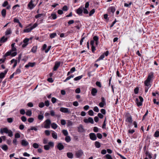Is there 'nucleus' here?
Segmentation results:
<instances>
[{"mask_svg": "<svg viewBox=\"0 0 159 159\" xmlns=\"http://www.w3.org/2000/svg\"><path fill=\"white\" fill-rule=\"evenodd\" d=\"M125 116L126 118L125 121L129 123H131L133 122V120L129 112H126L125 113Z\"/></svg>", "mask_w": 159, "mask_h": 159, "instance_id": "obj_1", "label": "nucleus"}, {"mask_svg": "<svg viewBox=\"0 0 159 159\" xmlns=\"http://www.w3.org/2000/svg\"><path fill=\"white\" fill-rule=\"evenodd\" d=\"M100 102V107L105 108L106 107V103L105 99L103 97L101 98Z\"/></svg>", "mask_w": 159, "mask_h": 159, "instance_id": "obj_2", "label": "nucleus"}, {"mask_svg": "<svg viewBox=\"0 0 159 159\" xmlns=\"http://www.w3.org/2000/svg\"><path fill=\"white\" fill-rule=\"evenodd\" d=\"M139 98L140 100V101L139 102V99L137 98H136L135 102L137 104L138 106L140 107L142 105V102L143 101V99L141 96H139Z\"/></svg>", "mask_w": 159, "mask_h": 159, "instance_id": "obj_3", "label": "nucleus"}, {"mask_svg": "<svg viewBox=\"0 0 159 159\" xmlns=\"http://www.w3.org/2000/svg\"><path fill=\"white\" fill-rule=\"evenodd\" d=\"M51 121L50 119H48L44 122V127L45 128L49 129L50 128Z\"/></svg>", "mask_w": 159, "mask_h": 159, "instance_id": "obj_4", "label": "nucleus"}, {"mask_svg": "<svg viewBox=\"0 0 159 159\" xmlns=\"http://www.w3.org/2000/svg\"><path fill=\"white\" fill-rule=\"evenodd\" d=\"M48 145H46L44 146V149L46 150H49L50 147H53L54 146V143L52 142H48Z\"/></svg>", "mask_w": 159, "mask_h": 159, "instance_id": "obj_5", "label": "nucleus"}, {"mask_svg": "<svg viewBox=\"0 0 159 159\" xmlns=\"http://www.w3.org/2000/svg\"><path fill=\"white\" fill-rule=\"evenodd\" d=\"M78 131L80 133H84L85 130L83 126L82 125H80L79 126L77 127Z\"/></svg>", "mask_w": 159, "mask_h": 159, "instance_id": "obj_6", "label": "nucleus"}, {"mask_svg": "<svg viewBox=\"0 0 159 159\" xmlns=\"http://www.w3.org/2000/svg\"><path fill=\"white\" fill-rule=\"evenodd\" d=\"M60 110L63 113H67L68 114L71 113L70 111L69 110V109L67 108L61 107Z\"/></svg>", "mask_w": 159, "mask_h": 159, "instance_id": "obj_7", "label": "nucleus"}, {"mask_svg": "<svg viewBox=\"0 0 159 159\" xmlns=\"http://www.w3.org/2000/svg\"><path fill=\"white\" fill-rule=\"evenodd\" d=\"M83 154V152L82 150H80L77 151L75 152V155L76 157L78 158H80L81 156Z\"/></svg>", "mask_w": 159, "mask_h": 159, "instance_id": "obj_8", "label": "nucleus"}, {"mask_svg": "<svg viewBox=\"0 0 159 159\" xmlns=\"http://www.w3.org/2000/svg\"><path fill=\"white\" fill-rule=\"evenodd\" d=\"M84 121L85 123H90L91 124H93L94 123L93 119L90 117L88 119H84Z\"/></svg>", "mask_w": 159, "mask_h": 159, "instance_id": "obj_9", "label": "nucleus"}, {"mask_svg": "<svg viewBox=\"0 0 159 159\" xmlns=\"http://www.w3.org/2000/svg\"><path fill=\"white\" fill-rule=\"evenodd\" d=\"M90 139L92 140H95L97 139V136L94 133H90L89 134Z\"/></svg>", "mask_w": 159, "mask_h": 159, "instance_id": "obj_10", "label": "nucleus"}, {"mask_svg": "<svg viewBox=\"0 0 159 159\" xmlns=\"http://www.w3.org/2000/svg\"><path fill=\"white\" fill-rule=\"evenodd\" d=\"M116 11V8L114 6H111L109 7L108 9V11L109 12H111L112 14H113Z\"/></svg>", "mask_w": 159, "mask_h": 159, "instance_id": "obj_11", "label": "nucleus"}, {"mask_svg": "<svg viewBox=\"0 0 159 159\" xmlns=\"http://www.w3.org/2000/svg\"><path fill=\"white\" fill-rule=\"evenodd\" d=\"M33 1L31 0L28 5V8L30 10L32 9L35 7V5L33 3Z\"/></svg>", "mask_w": 159, "mask_h": 159, "instance_id": "obj_12", "label": "nucleus"}, {"mask_svg": "<svg viewBox=\"0 0 159 159\" xmlns=\"http://www.w3.org/2000/svg\"><path fill=\"white\" fill-rule=\"evenodd\" d=\"M153 77V72H151L148 75V77L146 80L149 81H151Z\"/></svg>", "mask_w": 159, "mask_h": 159, "instance_id": "obj_13", "label": "nucleus"}, {"mask_svg": "<svg viewBox=\"0 0 159 159\" xmlns=\"http://www.w3.org/2000/svg\"><path fill=\"white\" fill-rule=\"evenodd\" d=\"M57 148L59 150H61L63 149L64 148V146L61 143H59L57 145Z\"/></svg>", "mask_w": 159, "mask_h": 159, "instance_id": "obj_14", "label": "nucleus"}, {"mask_svg": "<svg viewBox=\"0 0 159 159\" xmlns=\"http://www.w3.org/2000/svg\"><path fill=\"white\" fill-rule=\"evenodd\" d=\"M83 11V6H81L78 8L76 10V13L79 15H80L82 13Z\"/></svg>", "mask_w": 159, "mask_h": 159, "instance_id": "obj_15", "label": "nucleus"}, {"mask_svg": "<svg viewBox=\"0 0 159 159\" xmlns=\"http://www.w3.org/2000/svg\"><path fill=\"white\" fill-rule=\"evenodd\" d=\"M108 54L109 51H106L100 56V60L103 59L104 58L105 56H107Z\"/></svg>", "mask_w": 159, "mask_h": 159, "instance_id": "obj_16", "label": "nucleus"}, {"mask_svg": "<svg viewBox=\"0 0 159 159\" xmlns=\"http://www.w3.org/2000/svg\"><path fill=\"white\" fill-rule=\"evenodd\" d=\"M60 65V62H58L55 63V65L53 67V70L54 71H56L59 66Z\"/></svg>", "mask_w": 159, "mask_h": 159, "instance_id": "obj_17", "label": "nucleus"}, {"mask_svg": "<svg viewBox=\"0 0 159 159\" xmlns=\"http://www.w3.org/2000/svg\"><path fill=\"white\" fill-rule=\"evenodd\" d=\"M151 81H150L146 80L144 82V85L145 86H148L149 87H151Z\"/></svg>", "mask_w": 159, "mask_h": 159, "instance_id": "obj_18", "label": "nucleus"}, {"mask_svg": "<svg viewBox=\"0 0 159 159\" xmlns=\"http://www.w3.org/2000/svg\"><path fill=\"white\" fill-rule=\"evenodd\" d=\"M8 130H9L7 128H4L1 129L0 132L2 134L3 133L7 134Z\"/></svg>", "mask_w": 159, "mask_h": 159, "instance_id": "obj_19", "label": "nucleus"}, {"mask_svg": "<svg viewBox=\"0 0 159 159\" xmlns=\"http://www.w3.org/2000/svg\"><path fill=\"white\" fill-rule=\"evenodd\" d=\"M21 144L22 146H26L28 145L29 144V143L25 140H22L21 141Z\"/></svg>", "mask_w": 159, "mask_h": 159, "instance_id": "obj_20", "label": "nucleus"}, {"mask_svg": "<svg viewBox=\"0 0 159 159\" xmlns=\"http://www.w3.org/2000/svg\"><path fill=\"white\" fill-rule=\"evenodd\" d=\"M35 64V62H29L25 66L26 68H28L30 66L33 67L34 66Z\"/></svg>", "mask_w": 159, "mask_h": 159, "instance_id": "obj_21", "label": "nucleus"}, {"mask_svg": "<svg viewBox=\"0 0 159 159\" xmlns=\"http://www.w3.org/2000/svg\"><path fill=\"white\" fill-rule=\"evenodd\" d=\"M106 119L107 117H106L105 118V120L102 125V128L103 129H106Z\"/></svg>", "mask_w": 159, "mask_h": 159, "instance_id": "obj_22", "label": "nucleus"}, {"mask_svg": "<svg viewBox=\"0 0 159 159\" xmlns=\"http://www.w3.org/2000/svg\"><path fill=\"white\" fill-rule=\"evenodd\" d=\"M98 37L96 36H95L93 37V41H95V43L96 45H97L98 44Z\"/></svg>", "mask_w": 159, "mask_h": 159, "instance_id": "obj_23", "label": "nucleus"}, {"mask_svg": "<svg viewBox=\"0 0 159 159\" xmlns=\"http://www.w3.org/2000/svg\"><path fill=\"white\" fill-rule=\"evenodd\" d=\"M15 44V43H12L11 45V50L12 52L16 51L17 50L16 48L14 46Z\"/></svg>", "mask_w": 159, "mask_h": 159, "instance_id": "obj_24", "label": "nucleus"}, {"mask_svg": "<svg viewBox=\"0 0 159 159\" xmlns=\"http://www.w3.org/2000/svg\"><path fill=\"white\" fill-rule=\"evenodd\" d=\"M97 93V90L95 88H93L91 91V94L93 96H95Z\"/></svg>", "mask_w": 159, "mask_h": 159, "instance_id": "obj_25", "label": "nucleus"}, {"mask_svg": "<svg viewBox=\"0 0 159 159\" xmlns=\"http://www.w3.org/2000/svg\"><path fill=\"white\" fill-rule=\"evenodd\" d=\"M67 157L70 158H72L73 157V154L72 152H69L67 153Z\"/></svg>", "mask_w": 159, "mask_h": 159, "instance_id": "obj_26", "label": "nucleus"}, {"mask_svg": "<svg viewBox=\"0 0 159 159\" xmlns=\"http://www.w3.org/2000/svg\"><path fill=\"white\" fill-rule=\"evenodd\" d=\"M32 29L31 27L29 28L24 30L23 32L25 33H28L30 32L32 30Z\"/></svg>", "mask_w": 159, "mask_h": 159, "instance_id": "obj_27", "label": "nucleus"}, {"mask_svg": "<svg viewBox=\"0 0 159 159\" xmlns=\"http://www.w3.org/2000/svg\"><path fill=\"white\" fill-rule=\"evenodd\" d=\"M12 52V51H11V50L10 51L7 52L4 55V57L5 58L6 57L11 55V53Z\"/></svg>", "mask_w": 159, "mask_h": 159, "instance_id": "obj_28", "label": "nucleus"}, {"mask_svg": "<svg viewBox=\"0 0 159 159\" xmlns=\"http://www.w3.org/2000/svg\"><path fill=\"white\" fill-rule=\"evenodd\" d=\"M6 10L5 9H3L1 11V14L2 16L4 17L6 15Z\"/></svg>", "mask_w": 159, "mask_h": 159, "instance_id": "obj_29", "label": "nucleus"}, {"mask_svg": "<svg viewBox=\"0 0 159 159\" xmlns=\"http://www.w3.org/2000/svg\"><path fill=\"white\" fill-rule=\"evenodd\" d=\"M11 33V30L10 28L8 29L5 32V35H7Z\"/></svg>", "mask_w": 159, "mask_h": 159, "instance_id": "obj_30", "label": "nucleus"}, {"mask_svg": "<svg viewBox=\"0 0 159 159\" xmlns=\"http://www.w3.org/2000/svg\"><path fill=\"white\" fill-rule=\"evenodd\" d=\"M2 148L4 151H6L8 149V148L7 146L5 144L3 145H2V147H1Z\"/></svg>", "mask_w": 159, "mask_h": 159, "instance_id": "obj_31", "label": "nucleus"}, {"mask_svg": "<svg viewBox=\"0 0 159 159\" xmlns=\"http://www.w3.org/2000/svg\"><path fill=\"white\" fill-rule=\"evenodd\" d=\"M73 125V123L72 121L68 120H67V126H71Z\"/></svg>", "mask_w": 159, "mask_h": 159, "instance_id": "obj_32", "label": "nucleus"}, {"mask_svg": "<svg viewBox=\"0 0 159 159\" xmlns=\"http://www.w3.org/2000/svg\"><path fill=\"white\" fill-rule=\"evenodd\" d=\"M26 114L27 116H30L32 114V112L30 110H28L26 112Z\"/></svg>", "mask_w": 159, "mask_h": 159, "instance_id": "obj_33", "label": "nucleus"}, {"mask_svg": "<svg viewBox=\"0 0 159 159\" xmlns=\"http://www.w3.org/2000/svg\"><path fill=\"white\" fill-rule=\"evenodd\" d=\"M145 154L147 156H148V158L151 159L152 158V155L151 153H149L148 151H146L145 152Z\"/></svg>", "mask_w": 159, "mask_h": 159, "instance_id": "obj_34", "label": "nucleus"}, {"mask_svg": "<svg viewBox=\"0 0 159 159\" xmlns=\"http://www.w3.org/2000/svg\"><path fill=\"white\" fill-rule=\"evenodd\" d=\"M65 140L67 142H69L71 140L70 137L69 136H66L65 138Z\"/></svg>", "mask_w": 159, "mask_h": 159, "instance_id": "obj_35", "label": "nucleus"}, {"mask_svg": "<svg viewBox=\"0 0 159 159\" xmlns=\"http://www.w3.org/2000/svg\"><path fill=\"white\" fill-rule=\"evenodd\" d=\"M154 136L156 138H158L159 137V131L157 130L154 134Z\"/></svg>", "mask_w": 159, "mask_h": 159, "instance_id": "obj_36", "label": "nucleus"}, {"mask_svg": "<svg viewBox=\"0 0 159 159\" xmlns=\"http://www.w3.org/2000/svg\"><path fill=\"white\" fill-rule=\"evenodd\" d=\"M37 49V46H34L31 49L32 52L35 53L36 52Z\"/></svg>", "mask_w": 159, "mask_h": 159, "instance_id": "obj_37", "label": "nucleus"}, {"mask_svg": "<svg viewBox=\"0 0 159 159\" xmlns=\"http://www.w3.org/2000/svg\"><path fill=\"white\" fill-rule=\"evenodd\" d=\"M51 127L53 129H55L57 127V126L56 124L53 123L51 125Z\"/></svg>", "mask_w": 159, "mask_h": 159, "instance_id": "obj_38", "label": "nucleus"}, {"mask_svg": "<svg viewBox=\"0 0 159 159\" xmlns=\"http://www.w3.org/2000/svg\"><path fill=\"white\" fill-rule=\"evenodd\" d=\"M105 157L107 159H113L111 157V155L109 154H106L105 156Z\"/></svg>", "mask_w": 159, "mask_h": 159, "instance_id": "obj_39", "label": "nucleus"}, {"mask_svg": "<svg viewBox=\"0 0 159 159\" xmlns=\"http://www.w3.org/2000/svg\"><path fill=\"white\" fill-rule=\"evenodd\" d=\"M52 137L55 139H57V135L55 133H52Z\"/></svg>", "mask_w": 159, "mask_h": 159, "instance_id": "obj_40", "label": "nucleus"}, {"mask_svg": "<svg viewBox=\"0 0 159 159\" xmlns=\"http://www.w3.org/2000/svg\"><path fill=\"white\" fill-rule=\"evenodd\" d=\"M7 133L8 134V135L10 137H12V136H13V133H12V131L11 130H8V132H7Z\"/></svg>", "mask_w": 159, "mask_h": 159, "instance_id": "obj_41", "label": "nucleus"}, {"mask_svg": "<svg viewBox=\"0 0 159 159\" xmlns=\"http://www.w3.org/2000/svg\"><path fill=\"white\" fill-rule=\"evenodd\" d=\"M62 132L64 135L65 136H67L68 135V132L66 130H63L62 131Z\"/></svg>", "mask_w": 159, "mask_h": 159, "instance_id": "obj_42", "label": "nucleus"}, {"mask_svg": "<svg viewBox=\"0 0 159 159\" xmlns=\"http://www.w3.org/2000/svg\"><path fill=\"white\" fill-rule=\"evenodd\" d=\"M82 77V75H80L78 77H77L74 79V80L75 81L81 79Z\"/></svg>", "mask_w": 159, "mask_h": 159, "instance_id": "obj_43", "label": "nucleus"}, {"mask_svg": "<svg viewBox=\"0 0 159 159\" xmlns=\"http://www.w3.org/2000/svg\"><path fill=\"white\" fill-rule=\"evenodd\" d=\"M51 16L52 17V19L54 20L56 19L57 18V15L55 13H52L51 14Z\"/></svg>", "mask_w": 159, "mask_h": 159, "instance_id": "obj_44", "label": "nucleus"}, {"mask_svg": "<svg viewBox=\"0 0 159 159\" xmlns=\"http://www.w3.org/2000/svg\"><path fill=\"white\" fill-rule=\"evenodd\" d=\"M57 35V34L56 33H53L50 34V37L51 38H54Z\"/></svg>", "mask_w": 159, "mask_h": 159, "instance_id": "obj_45", "label": "nucleus"}, {"mask_svg": "<svg viewBox=\"0 0 159 159\" xmlns=\"http://www.w3.org/2000/svg\"><path fill=\"white\" fill-rule=\"evenodd\" d=\"M88 114L90 116H93V115L94 112L92 110H90L89 111Z\"/></svg>", "mask_w": 159, "mask_h": 159, "instance_id": "obj_46", "label": "nucleus"}, {"mask_svg": "<svg viewBox=\"0 0 159 159\" xmlns=\"http://www.w3.org/2000/svg\"><path fill=\"white\" fill-rule=\"evenodd\" d=\"M44 116L43 115H39L38 116V119L40 120H42Z\"/></svg>", "mask_w": 159, "mask_h": 159, "instance_id": "obj_47", "label": "nucleus"}, {"mask_svg": "<svg viewBox=\"0 0 159 159\" xmlns=\"http://www.w3.org/2000/svg\"><path fill=\"white\" fill-rule=\"evenodd\" d=\"M20 135L19 133H17L15 134V138L17 139L20 138Z\"/></svg>", "mask_w": 159, "mask_h": 159, "instance_id": "obj_48", "label": "nucleus"}, {"mask_svg": "<svg viewBox=\"0 0 159 159\" xmlns=\"http://www.w3.org/2000/svg\"><path fill=\"white\" fill-rule=\"evenodd\" d=\"M139 88L138 87L135 88L134 90V92L135 94H137L139 92Z\"/></svg>", "mask_w": 159, "mask_h": 159, "instance_id": "obj_49", "label": "nucleus"}, {"mask_svg": "<svg viewBox=\"0 0 159 159\" xmlns=\"http://www.w3.org/2000/svg\"><path fill=\"white\" fill-rule=\"evenodd\" d=\"M116 75L119 78H121L122 77V75L119 72L118 70H117L116 72Z\"/></svg>", "mask_w": 159, "mask_h": 159, "instance_id": "obj_50", "label": "nucleus"}, {"mask_svg": "<svg viewBox=\"0 0 159 159\" xmlns=\"http://www.w3.org/2000/svg\"><path fill=\"white\" fill-rule=\"evenodd\" d=\"M20 113L21 115H24L25 113V111L24 109H21L20 111Z\"/></svg>", "mask_w": 159, "mask_h": 159, "instance_id": "obj_51", "label": "nucleus"}, {"mask_svg": "<svg viewBox=\"0 0 159 159\" xmlns=\"http://www.w3.org/2000/svg\"><path fill=\"white\" fill-rule=\"evenodd\" d=\"M100 111L101 112V113L103 115H105L106 114V110L104 109H102L100 110Z\"/></svg>", "mask_w": 159, "mask_h": 159, "instance_id": "obj_52", "label": "nucleus"}, {"mask_svg": "<svg viewBox=\"0 0 159 159\" xmlns=\"http://www.w3.org/2000/svg\"><path fill=\"white\" fill-rule=\"evenodd\" d=\"M33 146L35 148H39V145L37 143H35L33 144Z\"/></svg>", "mask_w": 159, "mask_h": 159, "instance_id": "obj_53", "label": "nucleus"}, {"mask_svg": "<svg viewBox=\"0 0 159 159\" xmlns=\"http://www.w3.org/2000/svg\"><path fill=\"white\" fill-rule=\"evenodd\" d=\"M95 145L97 148H99V142L98 141H96L95 142Z\"/></svg>", "mask_w": 159, "mask_h": 159, "instance_id": "obj_54", "label": "nucleus"}, {"mask_svg": "<svg viewBox=\"0 0 159 159\" xmlns=\"http://www.w3.org/2000/svg\"><path fill=\"white\" fill-rule=\"evenodd\" d=\"M39 107L40 108H42L44 106V104L43 102H40L39 105Z\"/></svg>", "mask_w": 159, "mask_h": 159, "instance_id": "obj_55", "label": "nucleus"}, {"mask_svg": "<svg viewBox=\"0 0 159 159\" xmlns=\"http://www.w3.org/2000/svg\"><path fill=\"white\" fill-rule=\"evenodd\" d=\"M95 12V10L94 9H93L90 11L89 13V16H91Z\"/></svg>", "mask_w": 159, "mask_h": 159, "instance_id": "obj_56", "label": "nucleus"}, {"mask_svg": "<svg viewBox=\"0 0 159 159\" xmlns=\"http://www.w3.org/2000/svg\"><path fill=\"white\" fill-rule=\"evenodd\" d=\"M34 120V119L32 117L29 118L28 119V121L30 123H32Z\"/></svg>", "mask_w": 159, "mask_h": 159, "instance_id": "obj_57", "label": "nucleus"}, {"mask_svg": "<svg viewBox=\"0 0 159 159\" xmlns=\"http://www.w3.org/2000/svg\"><path fill=\"white\" fill-rule=\"evenodd\" d=\"M61 124L62 125H65L66 124V121L65 120L62 119L61 120Z\"/></svg>", "mask_w": 159, "mask_h": 159, "instance_id": "obj_58", "label": "nucleus"}, {"mask_svg": "<svg viewBox=\"0 0 159 159\" xmlns=\"http://www.w3.org/2000/svg\"><path fill=\"white\" fill-rule=\"evenodd\" d=\"M13 119L12 118H9L7 119V121L8 122L11 123L13 122Z\"/></svg>", "mask_w": 159, "mask_h": 159, "instance_id": "obj_59", "label": "nucleus"}, {"mask_svg": "<svg viewBox=\"0 0 159 159\" xmlns=\"http://www.w3.org/2000/svg\"><path fill=\"white\" fill-rule=\"evenodd\" d=\"M135 132V130L134 129H129L128 130V133L132 134L134 133Z\"/></svg>", "mask_w": 159, "mask_h": 159, "instance_id": "obj_60", "label": "nucleus"}, {"mask_svg": "<svg viewBox=\"0 0 159 159\" xmlns=\"http://www.w3.org/2000/svg\"><path fill=\"white\" fill-rule=\"evenodd\" d=\"M132 4V2H130L129 4H127V3H125L124 4V6L125 7H128L130 6Z\"/></svg>", "mask_w": 159, "mask_h": 159, "instance_id": "obj_61", "label": "nucleus"}, {"mask_svg": "<svg viewBox=\"0 0 159 159\" xmlns=\"http://www.w3.org/2000/svg\"><path fill=\"white\" fill-rule=\"evenodd\" d=\"M21 120L24 122H25L27 120V119H26V117L24 116H22L21 117Z\"/></svg>", "mask_w": 159, "mask_h": 159, "instance_id": "obj_62", "label": "nucleus"}, {"mask_svg": "<svg viewBox=\"0 0 159 159\" xmlns=\"http://www.w3.org/2000/svg\"><path fill=\"white\" fill-rule=\"evenodd\" d=\"M68 9V7L66 5L64 6L62 8V10L63 11H67Z\"/></svg>", "mask_w": 159, "mask_h": 159, "instance_id": "obj_63", "label": "nucleus"}, {"mask_svg": "<svg viewBox=\"0 0 159 159\" xmlns=\"http://www.w3.org/2000/svg\"><path fill=\"white\" fill-rule=\"evenodd\" d=\"M20 72H21L20 69V68H18V69H17L16 72L14 73H15V74H17L20 73Z\"/></svg>", "mask_w": 159, "mask_h": 159, "instance_id": "obj_64", "label": "nucleus"}]
</instances>
